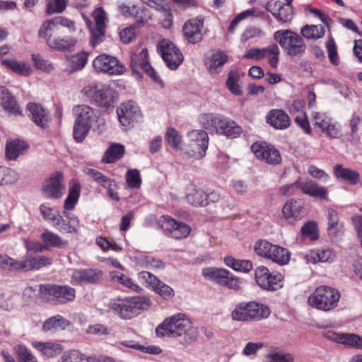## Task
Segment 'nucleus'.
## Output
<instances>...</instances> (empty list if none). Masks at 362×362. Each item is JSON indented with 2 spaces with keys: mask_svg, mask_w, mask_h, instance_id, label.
<instances>
[{
  "mask_svg": "<svg viewBox=\"0 0 362 362\" xmlns=\"http://www.w3.org/2000/svg\"><path fill=\"white\" fill-rule=\"evenodd\" d=\"M28 148L26 142L15 139L6 144V157L8 160H16Z\"/></svg>",
  "mask_w": 362,
  "mask_h": 362,
  "instance_id": "nucleus-36",
  "label": "nucleus"
},
{
  "mask_svg": "<svg viewBox=\"0 0 362 362\" xmlns=\"http://www.w3.org/2000/svg\"><path fill=\"white\" fill-rule=\"evenodd\" d=\"M151 305V298L145 296L117 298L110 303V308L124 320L137 316L141 311L148 309Z\"/></svg>",
  "mask_w": 362,
  "mask_h": 362,
  "instance_id": "nucleus-2",
  "label": "nucleus"
},
{
  "mask_svg": "<svg viewBox=\"0 0 362 362\" xmlns=\"http://www.w3.org/2000/svg\"><path fill=\"white\" fill-rule=\"evenodd\" d=\"M284 216L286 218L300 219L305 214L301 202L291 199L286 202L282 209Z\"/></svg>",
  "mask_w": 362,
  "mask_h": 362,
  "instance_id": "nucleus-32",
  "label": "nucleus"
},
{
  "mask_svg": "<svg viewBox=\"0 0 362 362\" xmlns=\"http://www.w3.org/2000/svg\"><path fill=\"white\" fill-rule=\"evenodd\" d=\"M159 337H182L181 343L190 344L197 339L199 331L191 320L179 313L165 319L156 329Z\"/></svg>",
  "mask_w": 362,
  "mask_h": 362,
  "instance_id": "nucleus-1",
  "label": "nucleus"
},
{
  "mask_svg": "<svg viewBox=\"0 0 362 362\" xmlns=\"http://www.w3.org/2000/svg\"><path fill=\"white\" fill-rule=\"evenodd\" d=\"M204 26L203 19L195 18L187 21L182 28L185 39L189 43H197L202 40V29Z\"/></svg>",
  "mask_w": 362,
  "mask_h": 362,
  "instance_id": "nucleus-24",
  "label": "nucleus"
},
{
  "mask_svg": "<svg viewBox=\"0 0 362 362\" xmlns=\"http://www.w3.org/2000/svg\"><path fill=\"white\" fill-rule=\"evenodd\" d=\"M274 245L265 240H259L254 245V251L259 257L269 259Z\"/></svg>",
  "mask_w": 362,
  "mask_h": 362,
  "instance_id": "nucleus-49",
  "label": "nucleus"
},
{
  "mask_svg": "<svg viewBox=\"0 0 362 362\" xmlns=\"http://www.w3.org/2000/svg\"><path fill=\"white\" fill-rule=\"evenodd\" d=\"M27 109L30 112V117L35 124L41 128L48 127L49 116L46 109L41 105L30 103L27 105Z\"/></svg>",
  "mask_w": 362,
  "mask_h": 362,
  "instance_id": "nucleus-27",
  "label": "nucleus"
},
{
  "mask_svg": "<svg viewBox=\"0 0 362 362\" xmlns=\"http://www.w3.org/2000/svg\"><path fill=\"white\" fill-rule=\"evenodd\" d=\"M338 290L327 286H320L308 297V304L316 309L329 311L335 308L340 299Z\"/></svg>",
  "mask_w": 362,
  "mask_h": 362,
  "instance_id": "nucleus-5",
  "label": "nucleus"
},
{
  "mask_svg": "<svg viewBox=\"0 0 362 362\" xmlns=\"http://www.w3.org/2000/svg\"><path fill=\"white\" fill-rule=\"evenodd\" d=\"M88 54L81 52L73 56L69 60V66L71 71L81 70L87 64Z\"/></svg>",
  "mask_w": 362,
  "mask_h": 362,
  "instance_id": "nucleus-53",
  "label": "nucleus"
},
{
  "mask_svg": "<svg viewBox=\"0 0 362 362\" xmlns=\"http://www.w3.org/2000/svg\"><path fill=\"white\" fill-rule=\"evenodd\" d=\"M63 362H93V358L86 356L77 350L66 352L62 357Z\"/></svg>",
  "mask_w": 362,
  "mask_h": 362,
  "instance_id": "nucleus-57",
  "label": "nucleus"
},
{
  "mask_svg": "<svg viewBox=\"0 0 362 362\" xmlns=\"http://www.w3.org/2000/svg\"><path fill=\"white\" fill-rule=\"evenodd\" d=\"M42 297L48 298L56 304H66L76 298L75 288L69 286L43 284L40 286Z\"/></svg>",
  "mask_w": 362,
  "mask_h": 362,
  "instance_id": "nucleus-7",
  "label": "nucleus"
},
{
  "mask_svg": "<svg viewBox=\"0 0 362 362\" xmlns=\"http://www.w3.org/2000/svg\"><path fill=\"white\" fill-rule=\"evenodd\" d=\"M120 10L126 17H132L136 19L134 23L119 32L121 41L124 44H129L136 39L134 30L143 26L151 18V16L147 9L135 5L122 6L120 7Z\"/></svg>",
  "mask_w": 362,
  "mask_h": 362,
  "instance_id": "nucleus-4",
  "label": "nucleus"
},
{
  "mask_svg": "<svg viewBox=\"0 0 362 362\" xmlns=\"http://www.w3.org/2000/svg\"><path fill=\"white\" fill-rule=\"evenodd\" d=\"M1 106L8 113L14 115H22V110L14 96L6 94L2 97Z\"/></svg>",
  "mask_w": 362,
  "mask_h": 362,
  "instance_id": "nucleus-46",
  "label": "nucleus"
},
{
  "mask_svg": "<svg viewBox=\"0 0 362 362\" xmlns=\"http://www.w3.org/2000/svg\"><path fill=\"white\" fill-rule=\"evenodd\" d=\"M32 346L39 351L42 356L50 358L62 354L63 347L60 344L53 341H32Z\"/></svg>",
  "mask_w": 362,
  "mask_h": 362,
  "instance_id": "nucleus-28",
  "label": "nucleus"
},
{
  "mask_svg": "<svg viewBox=\"0 0 362 362\" xmlns=\"http://www.w3.org/2000/svg\"><path fill=\"white\" fill-rule=\"evenodd\" d=\"M158 52L160 54L166 66L175 70L183 62V55L175 45L169 40L163 39L157 45Z\"/></svg>",
  "mask_w": 362,
  "mask_h": 362,
  "instance_id": "nucleus-12",
  "label": "nucleus"
},
{
  "mask_svg": "<svg viewBox=\"0 0 362 362\" xmlns=\"http://www.w3.org/2000/svg\"><path fill=\"white\" fill-rule=\"evenodd\" d=\"M265 57L272 68H276L279 63L280 51L276 44L274 43L267 47Z\"/></svg>",
  "mask_w": 362,
  "mask_h": 362,
  "instance_id": "nucleus-60",
  "label": "nucleus"
},
{
  "mask_svg": "<svg viewBox=\"0 0 362 362\" xmlns=\"http://www.w3.org/2000/svg\"><path fill=\"white\" fill-rule=\"evenodd\" d=\"M83 93L98 106L108 108L112 107L117 93L110 87L99 88L95 84H90L82 90Z\"/></svg>",
  "mask_w": 362,
  "mask_h": 362,
  "instance_id": "nucleus-9",
  "label": "nucleus"
},
{
  "mask_svg": "<svg viewBox=\"0 0 362 362\" xmlns=\"http://www.w3.org/2000/svg\"><path fill=\"white\" fill-rule=\"evenodd\" d=\"M266 122L276 129L284 130L291 126L289 116L282 110L272 109L266 115Z\"/></svg>",
  "mask_w": 362,
  "mask_h": 362,
  "instance_id": "nucleus-25",
  "label": "nucleus"
},
{
  "mask_svg": "<svg viewBox=\"0 0 362 362\" xmlns=\"http://www.w3.org/2000/svg\"><path fill=\"white\" fill-rule=\"evenodd\" d=\"M126 182L131 189H139L141 185V178L139 170L130 169L126 173Z\"/></svg>",
  "mask_w": 362,
  "mask_h": 362,
  "instance_id": "nucleus-58",
  "label": "nucleus"
},
{
  "mask_svg": "<svg viewBox=\"0 0 362 362\" xmlns=\"http://www.w3.org/2000/svg\"><path fill=\"white\" fill-rule=\"evenodd\" d=\"M110 276L113 281H117L132 291L139 293L142 291L141 287L136 284L131 278L119 272H110Z\"/></svg>",
  "mask_w": 362,
  "mask_h": 362,
  "instance_id": "nucleus-41",
  "label": "nucleus"
},
{
  "mask_svg": "<svg viewBox=\"0 0 362 362\" xmlns=\"http://www.w3.org/2000/svg\"><path fill=\"white\" fill-rule=\"evenodd\" d=\"M81 190V185L78 180L73 179L69 183V193L64 203V211H71L74 209L77 204Z\"/></svg>",
  "mask_w": 362,
  "mask_h": 362,
  "instance_id": "nucleus-31",
  "label": "nucleus"
},
{
  "mask_svg": "<svg viewBox=\"0 0 362 362\" xmlns=\"http://www.w3.org/2000/svg\"><path fill=\"white\" fill-rule=\"evenodd\" d=\"M190 233L191 228L189 225L177 221L170 236L175 239H182L188 237Z\"/></svg>",
  "mask_w": 362,
  "mask_h": 362,
  "instance_id": "nucleus-56",
  "label": "nucleus"
},
{
  "mask_svg": "<svg viewBox=\"0 0 362 362\" xmlns=\"http://www.w3.org/2000/svg\"><path fill=\"white\" fill-rule=\"evenodd\" d=\"M333 256L332 250L329 248H320L313 250L307 255L308 261L316 262H325L332 259Z\"/></svg>",
  "mask_w": 362,
  "mask_h": 362,
  "instance_id": "nucleus-44",
  "label": "nucleus"
},
{
  "mask_svg": "<svg viewBox=\"0 0 362 362\" xmlns=\"http://www.w3.org/2000/svg\"><path fill=\"white\" fill-rule=\"evenodd\" d=\"M270 313L271 310L267 305L256 301H243L235 305L230 317L236 322H253L267 319Z\"/></svg>",
  "mask_w": 362,
  "mask_h": 362,
  "instance_id": "nucleus-3",
  "label": "nucleus"
},
{
  "mask_svg": "<svg viewBox=\"0 0 362 362\" xmlns=\"http://www.w3.org/2000/svg\"><path fill=\"white\" fill-rule=\"evenodd\" d=\"M202 274L206 279L214 281L220 285L222 279L225 278V275L228 274V270L225 269L206 267L202 269Z\"/></svg>",
  "mask_w": 362,
  "mask_h": 362,
  "instance_id": "nucleus-47",
  "label": "nucleus"
},
{
  "mask_svg": "<svg viewBox=\"0 0 362 362\" xmlns=\"http://www.w3.org/2000/svg\"><path fill=\"white\" fill-rule=\"evenodd\" d=\"M93 66L98 72L110 75H120L125 71V67L116 57L101 54L95 58Z\"/></svg>",
  "mask_w": 362,
  "mask_h": 362,
  "instance_id": "nucleus-15",
  "label": "nucleus"
},
{
  "mask_svg": "<svg viewBox=\"0 0 362 362\" xmlns=\"http://www.w3.org/2000/svg\"><path fill=\"white\" fill-rule=\"evenodd\" d=\"M300 232L303 238H308L310 240H316L319 238L317 225L315 221H308L302 226Z\"/></svg>",
  "mask_w": 362,
  "mask_h": 362,
  "instance_id": "nucleus-55",
  "label": "nucleus"
},
{
  "mask_svg": "<svg viewBox=\"0 0 362 362\" xmlns=\"http://www.w3.org/2000/svg\"><path fill=\"white\" fill-rule=\"evenodd\" d=\"M188 204L194 206H206L207 202L205 198V192L202 189H194L186 197Z\"/></svg>",
  "mask_w": 362,
  "mask_h": 362,
  "instance_id": "nucleus-51",
  "label": "nucleus"
},
{
  "mask_svg": "<svg viewBox=\"0 0 362 362\" xmlns=\"http://www.w3.org/2000/svg\"><path fill=\"white\" fill-rule=\"evenodd\" d=\"M274 39L290 57H300L305 52L306 45L302 37L291 30L276 31L274 33Z\"/></svg>",
  "mask_w": 362,
  "mask_h": 362,
  "instance_id": "nucleus-6",
  "label": "nucleus"
},
{
  "mask_svg": "<svg viewBox=\"0 0 362 362\" xmlns=\"http://www.w3.org/2000/svg\"><path fill=\"white\" fill-rule=\"evenodd\" d=\"M251 150L257 158L268 164L276 165L281 160L279 151L266 142H255L251 146Z\"/></svg>",
  "mask_w": 362,
  "mask_h": 362,
  "instance_id": "nucleus-16",
  "label": "nucleus"
},
{
  "mask_svg": "<svg viewBox=\"0 0 362 362\" xmlns=\"http://www.w3.org/2000/svg\"><path fill=\"white\" fill-rule=\"evenodd\" d=\"M300 33L307 39H319L325 35V30L322 25H306L301 28Z\"/></svg>",
  "mask_w": 362,
  "mask_h": 362,
  "instance_id": "nucleus-48",
  "label": "nucleus"
},
{
  "mask_svg": "<svg viewBox=\"0 0 362 362\" xmlns=\"http://www.w3.org/2000/svg\"><path fill=\"white\" fill-rule=\"evenodd\" d=\"M189 138L187 153L195 159H201L206 155L209 146V136L202 129L192 130L187 134Z\"/></svg>",
  "mask_w": 362,
  "mask_h": 362,
  "instance_id": "nucleus-13",
  "label": "nucleus"
},
{
  "mask_svg": "<svg viewBox=\"0 0 362 362\" xmlns=\"http://www.w3.org/2000/svg\"><path fill=\"white\" fill-rule=\"evenodd\" d=\"M20 260H17L5 254H0V268L11 272H20Z\"/></svg>",
  "mask_w": 362,
  "mask_h": 362,
  "instance_id": "nucleus-52",
  "label": "nucleus"
},
{
  "mask_svg": "<svg viewBox=\"0 0 362 362\" xmlns=\"http://www.w3.org/2000/svg\"><path fill=\"white\" fill-rule=\"evenodd\" d=\"M1 64L7 69L22 76H29L33 73L31 66L23 61L6 58L1 59Z\"/></svg>",
  "mask_w": 362,
  "mask_h": 362,
  "instance_id": "nucleus-30",
  "label": "nucleus"
},
{
  "mask_svg": "<svg viewBox=\"0 0 362 362\" xmlns=\"http://www.w3.org/2000/svg\"><path fill=\"white\" fill-rule=\"evenodd\" d=\"M40 211L43 218L52 224L56 221L58 216H59V212L54 207H50L47 204H42L40 205Z\"/></svg>",
  "mask_w": 362,
  "mask_h": 362,
  "instance_id": "nucleus-59",
  "label": "nucleus"
},
{
  "mask_svg": "<svg viewBox=\"0 0 362 362\" xmlns=\"http://www.w3.org/2000/svg\"><path fill=\"white\" fill-rule=\"evenodd\" d=\"M90 31L91 33V37L90 40V45L95 47L105 38V28L104 27H90Z\"/></svg>",
  "mask_w": 362,
  "mask_h": 362,
  "instance_id": "nucleus-62",
  "label": "nucleus"
},
{
  "mask_svg": "<svg viewBox=\"0 0 362 362\" xmlns=\"http://www.w3.org/2000/svg\"><path fill=\"white\" fill-rule=\"evenodd\" d=\"M64 177L60 172H57L52 175L45 180L42 192L44 195L48 199H59L62 197L65 186L63 184Z\"/></svg>",
  "mask_w": 362,
  "mask_h": 362,
  "instance_id": "nucleus-19",
  "label": "nucleus"
},
{
  "mask_svg": "<svg viewBox=\"0 0 362 362\" xmlns=\"http://www.w3.org/2000/svg\"><path fill=\"white\" fill-rule=\"evenodd\" d=\"M334 175L338 180L345 181L353 185L360 182V175L357 171L344 168L340 164H337L334 167Z\"/></svg>",
  "mask_w": 362,
  "mask_h": 362,
  "instance_id": "nucleus-33",
  "label": "nucleus"
},
{
  "mask_svg": "<svg viewBox=\"0 0 362 362\" xmlns=\"http://www.w3.org/2000/svg\"><path fill=\"white\" fill-rule=\"evenodd\" d=\"M207 128L216 129L218 134L226 136L228 138H237L243 132L242 127L234 121L228 120L221 116L207 114L204 117Z\"/></svg>",
  "mask_w": 362,
  "mask_h": 362,
  "instance_id": "nucleus-8",
  "label": "nucleus"
},
{
  "mask_svg": "<svg viewBox=\"0 0 362 362\" xmlns=\"http://www.w3.org/2000/svg\"><path fill=\"white\" fill-rule=\"evenodd\" d=\"M228 61V56L221 51H218L205 60V64L209 71L212 73H218V69L221 67Z\"/></svg>",
  "mask_w": 362,
  "mask_h": 362,
  "instance_id": "nucleus-38",
  "label": "nucleus"
},
{
  "mask_svg": "<svg viewBox=\"0 0 362 362\" xmlns=\"http://www.w3.org/2000/svg\"><path fill=\"white\" fill-rule=\"evenodd\" d=\"M165 139L169 145L173 148L176 149L180 148V145L182 142L181 136L175 128H168L165 135Z\"/></svg>",
  "mask_w": 362,
  "mask_h": 362,
  "instance_id": "nucleus-64",
  "label": "nucleus"
},
{
  "mask_svg": "<svg viewBox=\"0 0 362 362\" xmlns=\"http://www.w3.org/2000/svg\"><path fill=\"white\" fill-rule=\"evenodd\" d=\"M325 337L329 340L344 344L350 348L362 349V337L354 333H338L332 330L327 331Z\"/></svg>",
  "mask_w": 362,
  "mask_h": 362,
  "instance_id": "nucleus-23",
  "label": "nucleus"
},
{
  "mask_svg": "<svg viewBox=\"0 0 362 362\" xmlns=\"http://www.w3.org/2000/svg\"><path fill=\"white\" fill-rule=\"evenodd\" d=\"M64 215L69 219L66 221L59 214L56 221L53 223L55 227L60 232L67 233H72L76 231V227L78 225V219L76 216L70 217L69 214L64 211Z\"/></svg>",
  "mask_w": 362,
  "mask_h": 362,
  "instance_id": "nucleus-35",
  "label": "nucleus"
},
{
  "mask_svg": "<svg viewBox=\"0 0 362 362\" xmlns=\"http://www.w3.org/2000/svg\"><path fill=\"white\" fill-rule=\"evenodd\" d=\"M290 256L291 254L286 248L274 245L273 247V252L269 259L279 265H285L288 263Z\"/></svg>",
  "mask_w": 362,
  "mask_h": 362,
  "instance_id": "nucleus-45",
  "label": "nucleus"
},
{
  "mask_svg": "<svg viewBox=\"0 0 362 362\" xmlns=\"http://www.w3.org/2000/svg\"><path fill=\"white\" fill-rule=\"evenodd\" d=\"M225 264L237 272L247 273L252 269L253 265L251 261L247 259H236L231 256L224 258Z\"/></svg>",
  "mask_w": 362,
  "mask_h": 362,
  "instance_id": "nucleus-42",
  "label": "nucleus"
},
{
  "mask_svg": "<svg viewBox=\"0 0 362 362\" xmlns=\"http://www.w3.org/2000/svg\"><path fill=\"white\" fill-rule=\"evenodd\" d=\"M125 153L123 145L114 144L110 146L105 153L102 162L105 163H112L121 159Z\"/></svg>",
  "mask_w": 362,
  "mask_h": 362,
  "instance_id": "nucleus-40",
  "label": "nucleus"
},
{
  "mask_svg": "<svg viewBox=\"0 0 362 362\" xmlns=\"http://www.w3.org/2000/svg\"><path fill=\"white\" fill-rule=\"evenodd\" d=\"M327 219V231L330 236L337 237L344 233V223L339 221V214L335 210L332 209H328Z\"/></svg>",
  "mask_w": 362,
  "mask_h": 362,
  "instance_id": "nucleus-34",
  "label": "nucleus"
},
{
  "mask_svg": "<svg viewBox=\"0 0 362 362\" xmlns=\"http://www.w3.org/2000/svg\"><path fill=\"white\" fill-rule=\"evenodd\" d=\"M118 119L124 127H130L141 118V112L138 105L132 100L122 103L117 108Z\"/></svg>",
  "mask_w": 362,
  "mask_h": 362,
  "instance_id": "nucleus-17",
  "label": "nucleus"
},
{
  "mask_svg": "<svg viewBox=\"0 0 362 362\" xmlns=\"http://www.w3.org/2000/svg\"><path fill=\"white\" fill-rule=\"evenodd\" d=\"M20 272L39 270L52 264V258L28 252L21 260Z\"/></svg>",
  "mask_w": 362,
  "mask_h": 362,
  "instance_id": "nucleus-21",
  "label": "nucleus"
},
{
  "mask_svg": "<svg viewBox=\"0 0 362 362\" xmlns=\"http://www.w3.org/2000/svg\"><path fill=\"white\" fill-rule=\"evenodd\" d=\"M130 64L133 72L138 74H141L142 72H144L154 81H159L160 78L148 62V52L147 48H142V49L139 52L132 53L131 55Z\"/></svg>",
  "mask_w": 362,
  "mask_h": 362,
  "instance_id": "nucleus-14",
  "label": "nucleus"
},
{
  "mask_svg": "<svg viewBox=\"0 0 362 362\" xmlns=\"http://www.w3.org/2000/svg\"><path fill=\"white\" fill-rule=\"evenodd\" d=\"M42 240L49 247L64 248L69 245L67 240H63L59 235L46 230L41 235Z\"/></svg>",
  "mask_w": 362,
  "mask_h": 362,
  "instance_id": "nucleus-43",
  "label": "nucleus"
},
{
  "mask_svg": "<svg viewBox=\"0 0 362 362\" xmlns=\"http://www.w3.org/2000/svg\"><path fill=\"white\" fill-rule=\"evenodd\" d=\"M31 59L34 62V65L36 69H40L44 72L49 73L54 69V66L52 63L48 60L45 59L39 54H33Z\"/></svg>",
  "mask_w": 362,
  "mask_h": 362,
  "instance_id": "nucleus-61",
  "label": "nucleus"
},
{
  "mask_svg": "<svg viewBox=\"0 0 362 362\" xmlns=\"http://www.w3.org/2000/svg\"><path fill=\"white\" fill-rule=\"evenodd\" d=\"M266 9L281 25L289 23L293 17L291 0L286 4L281 1L271 0L267 4Z\"/></svg>",
  "mask_w": 362,
  "mask_h": 362,
  "instance_id": "nucleus-18",
  "label": "nucleus"
},
{
  "mask_svg": "<svg viewBox=\"0 0 362 362\" xmlns=\"http://www.w3.org/2000/svg\"><path fill=\"white\" fill-rule=\"evenodd\" d=\"M45 39L49 47L58 50L69 49L76 43V40L73 37L55 38L52 37L49 33Z\"/></svg>",
  "mask_w": 362,
  "mask_h": 362,
  "instance_id": "nucleus-39",
  "label": "nucleus"
},
{
  "mask_svg": "<svg viewBox=\"0 0 362 362\" xmlns=\"http://www.w3.org/2000/svg\"><path fill=\"white\" fill-rule=\"evenodd\" d=\"M103 277V272L94 269L74 270L71 276V284L74 286H83L98 283Z\"/></svg>",
  "mask_w": 362,
  "mask_h": 362,
  "instance_id": "nucleus-20",
  "label": "nucleus"
},
{
  "mask_svg": "<svg viewBox=\"0 0 362 362\" xmlns=\"http://www.w3.org/2000/svg\"><path fill=\"white\" fill-rule=\"evenodd\" d=\"M47 12L49 14L62 13L66 8L69 0H47Z\"/></svg>",
  "mask_w": 362,
  "mask_h": 362,
  "instance_id": "nucleus-63",
  "label": "nucleus"
},
{
  "mask_svg": "<svg viewBox=\"0 0 362 362\" xmlns=\"http://www.w3.org/2000/svg\"><path fill=\"white\" fill-rule=\"evenodd\" d=\"M300 191L303 194L320 199L321 200H325L327 199V189L311 180L301 181V184L300 185Z\"/></svg>",
  "mask_w": 362,
  "mask_h": 362,
  "instance_id": "nucleus-29",
  "label": "nucleus"
},
{
  "mask_svg": "<svg viewBox=\"0 0 362 362\" xmlns=\"http://www.w3.org/2000/svg\"><path fill=\"white\" fill-rule=\"evenodd\" d=\"M139 276L144 280L156 293L163 298L169 299L174 296V290L149 272L142 271L139 274Z\"/></svg>",
  "mask_w": 362,
  "mask_h": 362,
  "instance_id": "nucleus-22",
  "label": "nucleus"
},
{
  "mask_svg": "<svg viewBox=\"0 0 362 362\" xmlns=\"http://www.w3.org/2000/svg\"><path fill=\"white\" fill-rule=\"evenodd\" d=\"M238 73L235 71H230L228 73L226 84L230 93L235 95H240L242 93L240 86L238 85Z\"/></svg>",
  "mask_w": 362,
  "mask_h": 362,
  "instance_id": "nucleus-54",
  "label": "nucleus"
},
{
  "mask_svg": "<svg viewBox=\"0 0 362 362\" xmlns=\"http://www.w3.org/2000/svg\"><path fill=\"white\" fill-rule=\"evenodd\" d=\"M57 25L66 27L71 31H75L76 30L75 23L73 21L63 16H58L52 20L46 21L42 23L38 32L39 36L42 38H46L48 33H50Z\"/></svg>",
  "mask_w": 362,
  "mask_h": 362,
  "instance_id": "nucleus-26",
  "label": "nucleus"
},
{
  "mask_svg": "<svg viewBox=\"0 0 362 362\" xmlns=\"http://www.w3.org/2000/svg\"><path fill=\"white\" fill-rule=\"evenodd\" d=\"M13 350L16 354L18 362H38L36 356L25 345H16Z\"/></svg>",
  "mask_w": 362,
  "mask_h": 362,
  "instance_id": "nucleus-50",
  "label": "nucleus"
},
{
  "mask_svg": "<svg viewBox=\"0 0 362 362\" xmlns=\"http://www.w3.org/2000/svg\"><path fill=\"white\" fill-rule=\"evenodd\" d=\"M255 279L257 285L264 290L276 291L283 286L284 276L277 272H271L265 266L255 269Z\"/></svg>",
  "mask_w": 362,
  "mask_h": 362,
  "instance_id": "nucleus-11",
  "label": "nucleus"
},
{
  "mask_svg": "<svg viewBox=\"0 0 362 362\" xmlns=\"http://www.w3.org/2000/svg\"><path fill=\"white\" fill-rule=\"evenodd\" d=\"M69 325L70 322L68 320L60 315H57L47 319L42 325V329L45 332L51 330L64 329Z\"/></svg>",
  "mask_w": 362,
  "mask_h": 362,
  "instance_id": "nucleus-37",
  "label": "nucleus"
},
{
  "mask_svg": "<svg viewBox=\"0 0 362 362\" xmlns=\"http://www.w3.org/2000/svg\"><path fill=\"white\" fill-rule=\"evenodd\" d=\"M78 112L73 129L74 140L81 143L86 138L93 120V110L87 105H81L77 108Z\"/></svg>",
  "mask_w": 362,
  "mask_h": 362,
  "instance_id": "nucleus-10",
  "label": "nucleus"
}]
</instances>
